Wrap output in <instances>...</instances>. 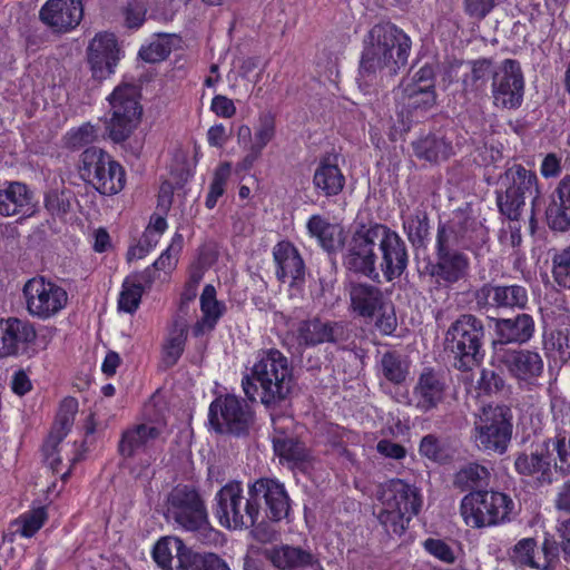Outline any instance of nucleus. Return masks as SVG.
I'll use <instances>...</instances> for the list:
<instances>
[{
  "instance_id": "f257e3e1",
  "label": "nucleus",
  "mask_w": 570,
  "mask_h": 570,
  "mask_svg": "<svg viewBox=\"0 0 570 570\" xmlns=\"http://www.w3.org/2000/svg\"><path fill=\"white\" fill-rule=\"evenodd\" d=\"M411 38L392 22L374 24L363 39L360 75L372 81L377 75L393 77L407 65Z\"/></svg>"
},
{
  "instance_id": "f03ea898",
  "label": "nucleus",
  "mask_w": 570,
  "mask_h": 570,
  "mask_svg": "<svg viewBox=\"0 0 570 570\" xmlns=\"http://www.w3.org/2000/svg\"><path fill=\"white\" fill-rule=\"evenodd\" d=\"M245 395L252 402L259 400L265 406L285 401L293 389V368L287 357L276 348L263 351L252 367L250 375L242 380Z\"/></svg>"
},
{
  "instance_id": "7ed1b4c3",
  "label": "nucleus",
  "mask_w": 570,
  "mask_h": 570,
  "mask_svg": "<svg viewBox=\"0 0 570 570\" xmlns=\"http://www.w3.org/2000/svg\"><path fill=\"white\" fill-rule=\"evenodd\" d=\"M485 338L483 321L473 314H462L445 332L444 351L452 357L456 370L469 372L482 363Z\"/></svg>"
},
{
  "instance_id": "20e7f679",
  "label": "nucleus",
  "mask_w": 570,
  "mask_h": 570,
  "mask_svg": "<svg viewBox=\"0 0 570 570\" xmlns=\"http://www.w3.org/2000/svg\"><path fill=\"white\" fill-rule=\"evenodd\" d=\"M495 203L499 213L511 222H518L525 207L527 197H532L531 223L540 197L538 176L521 164H513L498 177Z\"/></svg>"
},
{
  "instance_id": "39448f33",
  "label": "nucleus",
  "mask_w": 570,
  "mask_h": 570,
  "mask_svg": "<svg viewBox=\"0 0 570 570\" xmlns=\"http://www.w3.org/2000/svg\"><path fill=\"white\" fill-rule=\"evenodd\" d=\"M379 499L383 508L377 518L387 532L396 535L405 532L422 505L419 490L401 479H392L382 485Z\"/></svg>"
},
{
  "instance_id": "423d86ee",
  "label": "nucleus",
  "mask_w": 570,
  "mask_h": 570,
  "mask_svg": "<svg viewBox=\"0 0 570 570\" xmlns=\"http://www.w3.org/2000/svg\"><path fill=\"white\" fill-rule=\"evenodd\" d=\"M512 411L508 405H488L474 422L472 439L488 454H504L512 439Z\"/></svg>"
},
{
  "instance_id": "0eeeda50",
  "label": "nucleus",
  "mask_w": 570,
  "mask_h": 570,
  "mask_svg": "<svg viewBox=\"0 0 570 570\" xmlns=\"http://www.w3.org/2000/svg\"><path fill=\"white\" fill-rule=\"evenodd\" d=\"M376 228L377 223L362 224L352 233L348 239L344 240L341 248L342 265L347 272L370 279H379Z\"/></svg>"
},
{
  "instance_id": "6e6552de",
  "label": "nucleus",
  "mask_w": 570,
  "mask_h": 570,
  "mask_svg": "<svg viewBox=\"0 0 570 570\" xmlns=\"http://www.w3.org/2000/svg\"><path fill=\"white\" fill-rule=\"evenodd\" d=\"M139 98V88L130 83L117 86L108 97L110 119L106 128L112 141H125L139 125L142 114Z\"/></svg>"
},
{
  "instance_id": "1a4fd4ad",
  "label": "nucleus",
  "mask_w": 570,
  "mask_h": 570,
  "mask_svg": "<svg viewBox=\"0 0 570 570\" xmlns=\"http://www.w3.org/2000/svg\"><path fill=\"white\" fill-rule=\"evenodd\" d=\"M167 515L186 531L206 533L212 530L205 500L190 485L175 487L167 498Z\"/></svg>"
},
{
  "instance_id": "9d476101",
  "label": "nucleus",
  "mask_w": 570,
  "mask_h": 570,
  "mask_svg": "<svg viewBox=\"0 0 570 570\" xmlns=\"http://www.w3.org/2000/svg\"><path fill=\"white\" fill-rule=\"evenodd\" d=\"M208 420L217 433L243 438L254 428L255 414L245 400L226 394L210 403Z\"/></svg>"
},
{
  "instance_id": "9b49d317",
  "label": "nucleus",
  "mask_w": 570,
  "mask_h": 570,
  "mask_svg": "<svg viewBox=\"0 0 570 570\" xmlns=\"http://www.w3.org/2000/svg\"><path fill=\"white\" fill-rule=\"evenodd\" d=\"M513 505L511 498L504 493L474 491L462 499L461 514L466 524L482 528L508 520Z\"/></svg>"
},
{
  "instance_id": "f8f14e48",
  "label": "nucleus",
  "mask_w": 570,
  "mask_h": 570,
  "mask_svg": "<svg viewBox=\"0 0 570 570\" xmlns=\"http://www.w3.org/2000/svg\"><path fill=\"white\" fill-rule=\"evenodd\" d=\"M215 515L220 525L242 530L254 527L256 521V509L250 504L248 495H244L242 483L230 481L225 484L215 495Z\"/></svg>"
},
{
  "instance_id": "ddd939ff",
  "label": "nucleus",
  "mask_w": 570,
  "mask_h": 570,
  "mask_svg": "<svg viewBox=\"0 0 570 570\" xmlns=\"http://www.w3.org/2000/svg\"><path fill=\"white\" fill-rule=\"evenodd\" d=\"M495 354L499 364L515 380L520 389L532 390L539 385V380L544 371V362L538 351L499 348Z\"/></svg>"
},
{
  "instance_id": "4468645a",
  "label": "nucleus",
  "mask_w": 570,
  "mask_h": 570,
  "mask_svg": "<svg viewBox=\"0 0 570 570\" xmlns=\"http://www.w3.org/2000/svg\"><path fill=\"white\" fill-rule=\"evenodd\" d=\"M247 495L256 509V521L261 517L262 503L265 504L266 518L278 522L285 519L291 510V500L285 485L276 479L259 478L248 484Z\"/></svg>"
},
{
  "instance_id": "2eb2a0df",
  "label": "nucleus",
  "mask_w": 570,
  "mask_h": 570,
  "mask_svg": "<svg viewBox=\"0 0 570 570\" xmlns=\"http://www.w3.org/2000/svg\"><path fill=\"white\" fill-rule=\"evenodd\" d=\"M27 311L40 320H47L59 313L67 304V292L45 277L29 279L22 289Z\"/></svg>"
},
{
  "instance_id": "dca6fc26",
  "label": "nucleus",
  "mask_w": 570,
  "mask_h": 570,
  "mask_svg": "<svg viewBox=\"0 0 570 570\" xmlns=\"http://www.w3.org/2000/svg\"><path fill=\"white\" fill-rule=\"evenodd\" d=\"M493 105L501 109H517L522 105L524 95V76L521 65L515 59H504L491 82Z\"/></svg>"
},
{
  "instance_id": "f3484780",
  "label": "nucleus",
  "mask_w": 570,
  "mask_h": 570,
  "mask_svg": "<svg viewBox=\"0 0 570 570\" xmlns=\"http://www.w3.org/2000/svg\"><path fill=\"white\" fill-rule=\"evenodd\" d=\"M376 245L381 253L380 271L386 282L400 278L409 265L405 240L389 226L377 223Z\"/></svg>"
},
{
  "instance_id": "a211bd4d",
  "label": "nucleus",
  "mask_w": 570,
  "mask_h": 570,
  "mask_svg": "<svg viewBox=\"0 0 570 570\" xmlns=\"http://www.w3.org/2000/svg\"><path fill=\"white\" fill-rule=\"evenodd\" d=\"M473 299L480 312L492 308L523 309L528 302V289L519 284H497L493 281L474 291Z\"/></svg>"
},
{
  "instance_id": "6ab92c4d",
  "label": "nucleus",
  "mask_w": 570,
  "mask_h": 570,
  "mask_svg": "<svg viewBox=\"0 0 570 570\" xmlns=\"http://www.w3.org/2000/svg\"><path fill=\"white\" fill-rule=\"evenodd\" d=\"M351 331L346 322L322 321L318 317L301 321L296 328L298 348L314 347L323 343L347 342Z\"/></svg>"
},
{
  "instance_id": "aec40b11",
  "label": "nucleus",
  "mask_w": 570,
  "mask_h": 570,
  "mask_svg": "<svg viewBox=\"0 0 570 570\" xmlns=\"http://www.w3.org/2000/svg\"><path fill=\"white\" fill-rule=\"evenodd\" d=\"M284 422L291 423V420L288 417L273 419L272 442L274 452L282 464H287L292 469L304 470L311 459L309 451L304 442L286 434L285 426L282 425Z\"/></svg>"
},
{
  "instance_id": "412c9836",
  "label": "nucleus",
  "mask_w": 570,
  "mask_h": 570,
  "mask_svg": "<svg viewBox=\"0 0 570 570\" xmlns=\"http://www.w3.org/2000/svg\"><path fill=\"white\" fill-rule=\"evenodd\" d=\"M82 17V0H47L39 11L41 22L56 32L76 28Z\"/></svg>"
},
{
  "instance_id": "4be33fe9",
  "label": "nucleus",
  "mask_w": 570,
  "mask_h": 570,
  "mask_svg": "<svg viewBox=\"0 0 570 570\" xmlns=\"http://www.w3.org/2000/svg\"><path fill=\"white\" fill-rule=\"evenodd\" d=\"M550 443L551 439L532 442L529 450L518 453L514 460L515 471L524 476L538 475V480L551 482Z\"/></svg>"
},
{
  "instance_id": "5701e85b",
  "label": "nucleus",
  "mask_w": 570,
  "mask_h": 570,
  "mask_svg": "<svg viewBox=\"0 0 570 570\" xmlns=\"http://www.w3.org/2000/svg\"><path fill=\"white\" fill-rule=\"evenodd\" d=\"M0 189V215L29 218L38 212L31 189L21 181H4Z\"/></svg>"
},
{
  "instance_id": "b1692460",
  "label": "nucleus",
  "mask_w": 570,
  "mask_h": 570,
  "mask_svg": "<svg viewBox=\"0 0 570 570\" xmlns=\"http://www.w3.org/2000/svg\"><path fill=\"white\" fill-rule=\"evenodd\" d=\"M494 332L497 338L492 344L495 351L510 344L521 346L533 337L535 323L530 314L521 313L514 317L495 318Z\"/></svg>"
},
{
  "instance_id": "393cba45",
  "label": "nucleus",
  "mask_w": 570,
  "mask_h": 570,
  "mask_svg": "<svg viewBox=\"0 0 570 570\" xmlns=\"http://www.w3.org/2000/svg\"><path fill=\"white\" fill-rule=\"evenodd\" d=\"M470 268L469 257L461 250L435 255V262L425 266L426 274L438 284L452 285L463 279Z\"/></svg>"
},
{
  "instance_id": "a878e982",
  "label": "nucleus",
  "mask_w": 570,
  "mask_h": 570,
  "mask_svg": "<svg viewBox=\"0 0 570 570\" xmlns=\"http://www.w3.org/2000/svg\"><path fill=\"white\" fill-rule=\"evenodd\" d=\"M351 311L360 317L372 320L385 307L382 289L366 282H351L348 285Z\"/></svg>"
},
{
  "instance_id": "bb28decb",
  "label": "nucleus",
  "mask_w": 570,
  "mask_h": 570,
  "mask_svg": "<svg viewBox=\"0 0 570 570\" xmlns=\"http://www.w3.org/2000/svg\"><path fill=\"white\" fill-rule=\"evenodd\" d=\"M163 429L153 423H139L122 431L118 442V453L124 459H131L145 453L159 439Z\"/></svg>"
},
{
  "instance_id": "cd10ccee",
  "label": "nucleus",
  "mask_w": 570,
  "mask_h": 570,
  "mask_svg": "<svg viewBox=\"0 0 570 570\" xmlns=\"http://www.w3.org/2000/svg\"><path fill=\"white\" fill-rule=\"evenodd\" d=\"M444 391L440 373L431 367L423 368L413 387L414 406L423 413L434 410L443 401Z\"/></svg>"
},
{
  "instance_id": "c85d7f7f",
  "label": "nucleus",
  "mask_w": 570,
  "mask_h": 570,
  "mask_svg": "<svg viewBox=\"0 0 570 570\" xmlns=\"http://www.w3.org/2000/svg\"><path fill=\"white\" fill-rule=\"evenodd\" d=\"M546 220L552 230L570 229V175H566L549 197Z\"/></svg>"
},
{
  "instance_id": "c756f323",
  "label": "nucleus",
  "mask_w": 570,
  "mask_h": 570,
  "mask_svg": "<svg viewBox=\"0 0 570 570\" xmlns=\"http://www.w3.org/2000/svg\"><path fill=\"white\" fill-rule=\"evenodd\" d=\"M273 257L277 265L276 277L281 282L291 278V285L304 281L305 264L297 248L289 242H279L273 249Z\"/></svg>"
},
{
  "instance_id": "7c9ffc66",
  "label": "nucleus",
  "mask_w": 570,
  "mask_h": 570,
  "mask_svg": "<svg viewBox=\"0 0 570 570\" xmlns=\"http://www.w3.org/2000/svg\"><path fill=\"white\" fill-rule=\"evenodd\" d=\"M306 228L309 236L330 255L336 254L344 245V228L340 224L330 223L318 214L309 217Z\"/></svg>"
},
{
  "instance_id": "2f4dec72",
  "label": "nucleus",
  "mask_w": 570,
  "mask_h": 570,
  "mask_svg": "<svg viewBox=\"0 0 570 570\" xmlns=\"http://www.w3.org/2000/svg\"><path fill=\"white\" fill-rule=\"evenodd\" d=\"M266 558L272 564L281 570H299L307 567L320 568L315 556L302 547L282 544L274 547L266 552Z\"/></svg>"
},
{
  "instance_id": "473e14b6",
  "label": "nucleus",
  "mask_w": 570,
  "mask_h": 570,
  "mask_svg": "<svg viewBox=\"0 0 570 570\" xmlns=\"http://www.w3.org/2000/svg\"><path fill=\"white\" fill-rule=\"evenodd\" d=\"M470 71L463 76L462 90L465 96L479 97L485 94L488 82L494 79L498 71L493 59L479 58L468 62Z\"/></svg>"
},
{
  "instance_id": "72a5a7b5",
  "label": "nucleus",
  "mask_w": 570,
  "mask_h": 570,
  "mask_svg": "<svg viewBox=\"0 0 570 570\" xmlns=\"http://www.w3.org/2000/svg\"><path fill=\"white\" fill-rule=\"evenodd\" d=\"M345 183L341 168L330 157L322 158L313 175L315 191L326 198L335 197L343 191Z\"/></svg>"
},
{
  "instance_id": "f704fd0d",
  "label": "nucleus",
  "mask_w": 570,
  "mask_h": 570,
  "mask_svg": "<svg viewBox=\"0 0 570 570\" xmlns=\"http://www.w3.org/2000/svg\"><path fill=\"white\" fill-rule=\"evenodd\" d=\"M413 151L419 159L438 164L449 159L453 154V145L445 135L432 132L413 141Z\"/></svg>"
},
{
  "instance_id": "c9c22d12",
  "label": "nucleus",
  "mask_w": 570,
  "mask_h": 570,
  "mask_svg": "<svg viewBox=\"0 0 570 570\" xmlns=\"http://www.w3.org/2000/svg\"><path fill=\"white\" fill-rule=\"evenodd\" d=\"M188 553H196L176 537H165L157 541L153 550L155 562L163 570H180L181 560Z\"/></svg>"
},
{
  "instance_id": "e433bc0d",
  "label": "nucleus",
  "mask_w": 570,
  "mask_h": 570,
  "mask_svg": "<svg viewBox=\"0 0 570 570\" xmlns=\"http://www.w3.org/2000/svg\"><path fill=\"white\" fill-rule=\"evenodd\" d=\"M7 325L9 341L8 356L28 354L37 340V331L33 324L28 320L8 317Z\"/></svg>"
},
{
  "instance_id": "4c0bfd02",
  "label": "nucleus",
  "mask_w": 570,
  "mask_h": 570,
  "mask_svg": "<svg viewBox=\"0 0 570 570\" xmlns=\"http://www.w3.org/2000/svg\"><path fill=\"white\" fill-rule=\"evenodd\" d=\"M377 372L391 384L401 385L410 373V361L399 351H386L377 364Z\"/></svg>"
},
{
  "instance_id": "58836bf2",
  "label": "nucleus",
  "mask_w": 570,
  "mask_h": 570,
  "mask_svg": "<svg viewBox=\"0 0 570 570\" xmlns=\"http://www.w3.org/2000/svg\"><path fill=\"white\" fill-rule=\"evenodd\" d=\"M200 308L203 317L193 327L195 336H202L205 332L215 328L218 318L222 316V305L216 299V289L213 285H206L200 295Z\"/></svg>"
},
{
  "instance_id": "ea45409f",
  "label": "nucleus",
  "mask_w": 570,
  "mask_h": 570,
  "mask_svg": "<svg viewBox=\"0 0 570 570\" xmlns=\"http://www.w3.org/2000/svg\"><path fill=\"white\" fill-rule=\"evenodd\" d=\"M187 334L186 322L183 318L175 320L173 330L163 345L161 364L165 368L175 366L179 361L185 350Z\"/></svg>"
},
{
  "instance_id": "a19ab883",
  "label": "nucleus",
  "mask_w": 570,
  "mask_h": 570,
  "mask_svg": "<svg viewBox=\"0 0 570 570\" xmlns=\"http://www.w3.org/2000/svg\"><path fill=\"white\" fill-rule=\"evenodd\" d=\"M490 472L489 470L478 463H469L461 468L453 479V487L461 492L483 491V488L489 485Z\"/></svg>"
},
{
  "instance_id": "79ce46f5",
  "label": "nucleus",
  "mask_w": 570,
  "mask_h": 570,
  "mask_svg": "<svg viewBox=\"0 0 570 570\" xmlns=\"http://www.w3.org/2000/svg\"><path fill=\"white\" fill-rule=\"evenodd\" d=\"M125 183L124 168L110 157V164L105 166L91 186L101 195H115L122 190Z\"/></svg>"
},
{
  "instance_id": "37998d69",
  "label": "nucleus",
  "mask_w": 570,
  "mask_h": 570,
  "mask_svg": "<svg viewBox=\"0 0 570 570\" xmlns=\"http://www.w3.org/2000/svg\"><path fill=\"white\" fill-rule=\"evenodd\" d=\"M403 229L411 245L416 248H425L430 235V219L425 210L415 213L403 222Z\"/></svg>"
},
{
  "instance_id": "c03bdc74",
  "label": "nucleus",
  "mask_w": 570,
  "mask_h": 570,
  "mask_svg": "<svg viewBox=\"0 0 570 570\" xmlns=\"http://www.w3.org/2000/svg\"><path fill=\"white\" fill-rule=\"evenodd\" d=\"M110 155L105 150L90 147L81 154V165L79 167L80 177L91 185L106 165L110 164Z\"/></svg>"
},
{
  "instance_id": "a18cd8bd",
  "label": "nucleus",
  "mask_w": 570,
  "mask_h": 570,
  "mask_svg": "<svg viewBox=\"0 0 570 570\" xmlns=\"http://www.w3.org/2000/svg\"><path fill=\"white\" fill-rule=\"evenodd\" d=\"M402 102L410 111H426L436 104L435 89L429 87H415V85H405L402 88Z\"/></svg>"
},
{
  "instance_id": "49530a36",
  "label": "nucleus",
  "mask_w": 570,
  "mask_h": 570,
  "mask_svg": "<svg viewBox=\"0 0 570 570\" xmlns=\"http://www.w3.org/2000/svg\"><path fill=\"white\" fill-rule=\"evenodd\" d=\"M419 452L423 458L438 464H449L454 456L449 444L435 434H426L421 439Z\"/></svg>"
},
{
  "instance_id": "de8ad7c7",
  "label": "nucleus",
  "mask_w": 570,
  "mask_h": 570,
  "mask_svg": "<svg viewBox=\"0 0 570 570\" xmlns=\"http://www.w3.org/2000/svg\"><path fill=\"white\" fill-rule=\"evenodd\" d=\"M456 247L468 249L470 244L453 225L440 222L436 230L435 255L455 252Z\"/></svg>"
},
{
  "instance_id": "09e8293b",
  "label": "nucleus",
  "mask_w": 570,
  "mask_h": 570,
  "mask_svg": "<svg viewBox=\"0 0 570 570\" xmlns=\"http://www.w3.org/2000/svg\"><path fill=\"white\" fill-rule=\"evenodd\" d=\"M119 51L115 35L108 32L98 33L89 42L87 48V58L95 57V55H97L99 56L98 59L109 62H111V59L109 58H112L115 59L116 67L119 61Z\"/></svg>"
},
{
  "instance_id": "8fccbe9b",
  "label": "nucleus",
  "mask_w": 570,
  "mask_h": 570,
  "mask_svg": "<svg viewBox=\"0 0 570 570\" xmlns=\"http://www.w3.org/2000/svg\"><path fill=\"white\" fill-rule=\"evenodd\" d=\"M180 570H230L218 554L212 552L188 553L181 560Z\"/></svg>"
},
{
  "instance_id": "3c124183",
  "label": "nucleus",
  "mask_w": 570,
  "mask_h": 570,
  "mask_svg": "<svg viewBox=\"0 0 570 570\" xmlns=\"http://www.w3.org/2000/svg\"><path fill=\"white\" fill-rule=\"evenodd\" d=\"M72 191L69 189H51L45 194L43 205L53 218L65 219L71 212Z\"/></svg>"
},
{
  "instance_id": "603ef678",
  "label": "nucleus",
  "mask_w": 570,
  "mask_h": 570,
  "mask_svg": "<svg viewBox=\"0 0 570 570\" xmlns=\"http://www.w3.org/2000/svg\"><path fill=\"white\" fill-rule=\"evenodd\" d=\"M543 347L556 352L563 362L570 360V327L556 328L543 335Z\"/></svg>"
},
{
  "instance_id": "864d4df0",
  "label": "nucleus",
  "mask_w": 570,
  "mask_h": 570,
  "mask_svg": "<svg viewBox=\"0 0 570 570\" xmlns=\"http://www.w3.org/2000/svg\"><path fill=\"white\" fill-rule=\"evenodd\" d=\"M551 263L554 283L564 289H570V245L556 249L552 254Z\"/></svg>"
},
{
  "instance_id": "5fc2aeb1",
  "label": "nucleus",
  "mask_w": 570,
  "mask_h": 570,
  "mask_svg": "<svg viewBox=\"0 0 570 570\" xmlns=\"http://www.w3.org/2000/svg\"><path fill=\"white\" fill-rule=\"evenodd\" d=\"M537 541L534 538H524L518 541L509 551V559L515 566L538 568L539 561L534 558Z\"/></svg>"
},
{
  "instance_id": "6e6d98bb",
  "label": "nucleus",
  "mask_w": 570,
  "mask_h": 570,
  "mask_svg": "<svg viewBox=\"0 0 570 570\" xmlns=\"http://www.w3.org/2000/svg\"><path fill=\"white\" fill-rule=\"evenodd\" d=\"M557 452V459L554 460V469L562 475L570 474V431H563L557 433L551 439L550 448Z\"/></svg>"
},
{
  "instance_id": "4d7b16f0",
  "label": "nucleus",
  "mask_w": 570,
  "mask_h": 570,
  "mask_svg": "<svg viewBox=\"0 0 570 570\" xmlns=\"http://www.w3.org/2000/svg\"><path fill=\"white\" fill-rule=\"evenodd\" d=\"M46 519L47 512L43 507L33 509L16 520V531L20 532L22 537L30 538L43 525Z\"/></svg>"
},
{
  "instance_id": "13d9d810",
  "label": "nucleus",
  "mask_w": 570,
  "mask_h": 570,
  "mask_svg": "<svg viewBox=\"0 0 570 570\" xmlns=\"http://www.w3.org/2000/svg\"><path fill=\"white\" fill-rule=\"evenodd\" d=\"M230 170L232 167L229 163L220 164L215 170L213 181L210 184L209 191L205 202V205L208 209H213L216 206L218 198L223 196L226 183L230 176Z\"/></svg>"
},
{
  "instance_id": "bf43d9fd",
  "label": "nucleus",
  "mask_w": 570,
  "mask_h": 570,
  "mask_svg": "<svg viewBox=\"0 0 570 570\" xmlns=\"http://www.w3.org/2000/svg\"><path fill=\"white\" fill-rule=\"evenodd\" d=\"M142 293L144 287L138 286L136 283H131L128 278H125L118 299V308L122 312L132 314L140 304Z\"/></svg>"
},
{
  "instance_id": "052dcab7",
  "label": "nucleus",
  "mask_w": 570,
  "mask_h": 570,
  "mask_svg": "<svg viewBox=\"0 0 570 570\" xmlns=\"http://www.w3.org/2000/svg\"><path fill=\"white\" fill-rule=\"evenodd\" d=\"M423 548L428 553L445 564L451 566L456 561V554L454 550L444 540L428 538L423 542Z\"/></svg>"
},
{
  "instance_id": "680f3d73",
  "label": "nucleus",
  "mask_w": 570,
  "mask_h": 570,
  "mask_svg": "<svg viewBox=\"0 0 570 570\" xmlns=\"http://www.w3.org/2000/svg\"><path fill=\"white\" fill-rule=\"evenodd\" d=\"M184 237L179 233H175L168 248L153 264L156 271H165L173 268L177 263V255L183 248Z\"/></svg>"
},
{
  "instance_id": "e2e57ef3",
  "label": "nucleus",
  "mask_w": 570,
  "mask_h": 570,
  "mask_svg": "<svg viewBox=\"0 0 570 570\" xmlns=\"http://www.w3.org/2000/svg\"><path fill=\"white\" fill-rule=\"evenodd\" d=\"M275 136V119L271 114H264L259 117V124L256 128L254 142L252 146L263 150L265 146Z\"/></svg>"
},
{
  "instance_id": "0e129e2a",
  "label": "nucleus",
  "mask_w": 570,
  "mask_h": 570,
  "mask_svg": "<svg viewBox=\"0 0 570 570\" xmlns=\"http://www.w3.org/2000/svg\"><path fill=\"white\" fill-rule=\"evenodd\" d=\"M170 55V47L161 40L153 41L139 50V57L149 63L165 60Z\"/></svg>"
},
{
  "instance_id": "69168bd1",
  "label": "nucleus",
  "mask_w": 570,
  "mask_h": 570,
  "mask_svg": "<svg viewBox=\"0 0 570 570\" xmlns=\"http://www.w3.org/2000/svg\"><path fill=\"white\" fill-rule=\"evenodd\" d=\"M78 403L73 397L65 399L61 402L59 412L57 414L55 426L60 428L66 432H69L73 423Z\"/></svg>"
},
{
  "instance_id": "338daca9",
  "label": "nucleus",
  "mask_w": 570,
  "mask_h": 570,
  "mask_svg": "<svg viewBox=\"0 0 570 570\" xmlns=\"http://www.w3.org/2000/svg\"><path fill=\"white\" fill-rule=\"evenodd\" d=\"M96 137V128L87 122L68 134V146L71 148H81L82 146L92 142Z\"/></svg>"
},
{
  "instance_id": "774afa93",
  "label": "nucleus",
  "mask_w": 570,
  "mask_h": 570,
  "mask_svg": "<svg viewBox=\"0 0 570 570\" xmlns=\"http://www.w3.org/2000/svg\"><path fill=\"white\" fill-rule=\"evenodd\" d=\"M480 387L491 394L502 392L505 386L503 376L492 370H482L480 377Z\"/></svg>"
}]
</instances>
